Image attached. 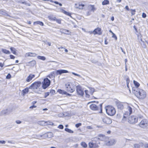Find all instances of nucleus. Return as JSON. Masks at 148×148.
<instances>
[{
  "instance_id": "bb28decb",
  "label": "nucleus",
  "mask_w": 148,
  "mask_h": 148,
  "mask_svg": "<svg viewBox=\"0 0 148 148\" xmlns=\"http://www.w3.org/2000/svg\"><path fill=\"white\" fill-rule=\"evenodd\" d=\"M12 53L14 55L17 54V53L16 51V49L14 47H11L10 48Z\"/></svg>"
},
{
  "instance_id": "37998d69",
  "label": "nucleus",
  "mask_w": 148,
  "mask_h": 148,
  "mask_svg": "<svg viewBox=\"0 0 148 148\" xmlns=\"http://www.w3.org/2000/svg\"><path fill=\"white\" fill-rule=\"evenodd\" d=\"M49 92L52 95H54L55 93V91L54 90L52 89L50 90Z\"/></svg>"
},
{
  "instance_id": "1a4fd4ad",
  "label": "nucleus",
  "mask_w": 148,
  "mask_h": 148,
  "mask_svg": "<svg viewBox=\"0 0 148 148\" xmlns=\"http://www.w3.org/2000/svg\"><path fill=\"white\" fill-rule=\"evenodd\" d=\"M66 90L67 92L72 93L75 91V88L72 85L69 84H67L66 85Z\"/></svg>"
},
{
  "instance_id": "680f3d73",
  "label": "nucleus",
  "mask_w": 148,
  "mask_h": 148,
  "mask_svg": "<svg viewBox=\"0 0 148 148\" xmlns=\"http://www.w3.org/2000/svg\"><path fill=\"white\" fill-rule=\"evenodd\" d=\"M37 103V101H34L32 102V104L33 105H34V104Z\"/></svg>"
},
{
  "instance_id": "8fccbe9b",
  "label": "nucleus",
  "mask_w": 148,
  "mask_h": 148,
  "mask_svg": "<svg viewBox=\"0 0 148 148\" xmlns=\"http://www.w3.org/2000/svg\"><path fill=\"white\" fill-rule=\"evenodd\" d=\"M36 107L37 106H35V105H33L32 106L29 107V108L32 109L33 108H36Z\"/></svg>"
},
{
  "instance_id": "473e14b6",
  "label": "nucleus",
  "mask_w": 148,
  "mask_h": 148,
  "mask_svg": "<svg viewBox=\"0 0 148 148\" xmlns=\"http://www.w3.org/2000/svg\"><path fill=\"white\" fill-rule=\"evenodd\" d=\"M65 130L66 131L69 133H73V131H72V130H71V129H70L68 128H65Z\"/></svg>"
},
{
  "instance_id": "a19ab883",
  "label": "nucleus",
  "mask_w": 148,
  "mask_h": 148,
  "mask_svg": "<svg viewBox=\"0 0 148 148\" xmlns=\"http://www.w3.org/2000/svg\"><path fill=\"white\" fill-rule=\"evenodd\" d=\"M49 92H45V95L44 97L45 98H46L47 96H48L49 95Z\"/></svg>"
},
{
  "instance_id": "f257e3e1",
  "label": "nucleus",
  "mask_w": 148,
  "mask_h": 148,
  "mask_svg": "<svg viewBox=\"0 0 148 148\" xmlns=\"http://www.w3.org/2000/svg\"><path fill=\"white\" fill-rule=\"evenodd\" d=\"M115 141L114 139L110 138L108 136L102 134V144L104 145L111 146L115 144Z\"/></svg>"
},
{
  "instance_id": "13d9d810",
  "label": "nucleus",
  "mask_w": 148,
  "mask_h": 148,
  "mask_svg": "<svg viewBox=\"0 0 148 148\" xmlns=\"http://www.w3.org/2000/svg\"><path fill=\"white\" fill-rule=\"evenodd\" d=\"M21 122L19 120H17L16 121V123L17 124H20L21 123Z\"/></svg>"
},
{
  "instance_id": "a211bd4d",
  "label": "nucleus",
  "mask_w": 148,
  "mask_h": 148,
  "mask_svg": "<svg viewBox=\"0 0 148 148\" xmlns=\"http://www.w3.org/2000/svg\"><path fill=\"white\" fill-rule=\"evenodd\" d=\"M35 75L34 74H30L26 78V82H30L35 77Z\"/></svg>"
},
{
  "instance_id": "f8f14e48",
  "label": "nucleus",
  "mask_w": 148,
  "mask_h": 148,
  "mask_svg": "<svg viewBox=\"0 0 148 148\" xmlns=\"http://www.w3.org/2000/svg\"><path fill=\"white\" fill-rule=\"evenodd\" d=\"M77 92L78 95L83 96L84 95V91L82 88L79 85L76 86Z\"/></svg>"
},
{
  "instance_id": "09e8293b",
  "label": "nucleus",
  "mask_w": 148,
  "mask_h": 148,
  "mask_svg": "<svg viewBox=\"0 0 148 148\" xmlns=\"http://www.w3.org/2000/svg\"><path fill=\"white\" fill-rule=\"evenodd\" d=\"M58 128H59L60 129H62L64 127L62 125H60L58 126Z\"/></svg>"
},
{
  "instance_id": "c756f323",
  "label": "nucleus",
  "mask_w": 148,
  "mask_h": 148,
  "mask_svg": "<svg viewBox=\"0 0 148 148\" xmlns=\"http://www.w3.org/2000/svg\"><path fill=\"white\" fill-rule=\"evenodd\" d=\"M63 12L64 14H65V15L69 16L71 17V14L69 12H68L65 10H63Z\"/></svg>"
},
{
  "instance_id": "49530a36",
  "label": "nucleus",
  "mask_w": 148,
  "mask_h": 148,
  "mask_svg": "<svg viewBox=\"0 0 148 148\" xmlns=\"http://www.w3.org/2000/svg\"><path fill=\"white\" fill-rule=\"evenodd\" d=\"M11 77V75L10 73H8L6 77V78L8 79H10Z\"/></svg>"
},
{
  "instance_id": "cd10ccee",
  "label": "nucleus",
  "mask_w": 148,
  "mask_h": 148,
  "mask_svg": "<svg viewBox=\"0 0 148 148\" xmlns=\"http://www.w3.org/2000/svg\"><path fill=\"white\" fill-rule=\"evenodd\" d=\"M2 51L3 53L6 54H9L10 53V52L9 50H7L6 49H2Z\"/></svg>"
},
{
  "instance_id": "ddd939ff",
  "label": "nucleus",
  "mask_w": 148,
  "mask_h": 148,
  "mask_svg": "<svg viewBox=\"0 0 148 148\" xmlns=\"http://www.w3.org/2000/svg\"><path fill=\"white\" fill-rule=\"evenodd\" d=\"M139 125L141 127L144 128L148 126V121L146 119H144L140 122Z\"/></svg>"
},
{
  "instance_id": "4c0bfd02",
  "label": "nucleus",
  "mask_w": 148,
  "mask_h": 148,
  "mask_svg": "<svg viewBox=\"0 0 148 148\" xmlns=\"http://www.w3.org/2000/svg\"><path fill=\"white\" fill-rule=\"evenodd\" d=\"M128 110L129 111V114L130 115L132 112V108L130 107H128Z\"/></svg>"
},
{
  "instance_id": "bf43d9fd",
  "label": "nucleus",
  "mask_w": 148,
  "mask_h": 148,
  "mask_svg": "<svg viewBox=\"0 0 148 148\" xmlns=\"http://www.w3.org/2000/svg\"><path fill=\"white\" fill-rule=\"evenodd\" d=\"M87 128L88 129H92V127L90 126H87Z\"/></svg>"
},
{
  "instance_id": "f3484780",
  "label": "nucleus",
  "mask_w": 148,
  "mask_h": 148,
  "mask_svg": "<svg viewBox=\"0 0 148 148\" xmlns=\"http://www.w3.org/2000/svg\"><path fill=\"white\" fill-rule=\"evenodd\" d=\"M116 105L117 106L118 109L120 110H123L124 108V106L123 103L119 101H117Z\"/></svg>"
},
{
  "instance_id": "864d4df0",
  "label": "nucleus",
  "mask_w": 148,
  "mask_h": 148,
  "mask_svg": "<svg viewBox=\"0 0 148 148\" xmlns=\"http://www.w3.org/2000/svg\"><path fill=\"white\" fill-rule=\"evenodd\" d=\"M125 79L126 80V81H128V80H130V79H129V77L127 76H125Z\"/></svg>"
},
{
  "instance_id": "0e129e2a",
  "label": "nucleus",
  "mask_w": 148,
  "mask_h": 148,
  "mask_svg": "<svg viewBox=\"0 0 148 148\" xmlns=\"http://www.w3.org/2000/svg\"><path fill=\"white\" fill-rule=\"evenodd\" d=\"M121 50L122 51V52H123V53H124V54H125V51H123L122 48L121 47Z\"/></svg>"
},
{
  "instance_id": "2eb2a0df",
  "label": "nucleus",
  "mask_w": 148,
  "mask_h": 148,
  "mask_svg": "<svg viewBox=\"0 0 148 148\" xmlns=\"http://www.w3.org/2000/svg\"><path fill=\"white\" fill-rule=\"evenodd\" d=\"M101 29L100 28L97 27L93 31L90 32V34H93L94 35L98 34L100 35L101 34Z\"/></svg>"
},
{
  "instance_id": "58836bf2",
  "label": "nucleus",
  "mask_w": 148,
  "mask_h": 148,
  "mask_svg": "<svg viewBox=\"0 0 148 148\" xmlns=\"http://www.w3.org/2000/svg\"><path fill=\"white\" fill-rule=\"evenodd\" d=\"M130 10L131 12V13L132 15H134L135 14V12H136L135 10L131 9Z\"/></svg>"
},
{
  "instance_id": "dca6fc26",
  "label": "nucleus",
  "mask_w": 148,
  "mask_h": 148,
  "mask_svg": "<svg viewBox=\"0 0 148 148\" xmlns=\"http://www.w3.org/2000/svg\"><path fill=\"white\" fill-rule=\"evenodd\" d=\"M88 146L89 148H97L99 147L97 144L93 142H89L88 143Z\"/></svg>"
},
{
  "instance_id": "2f4dec72",
  "label": "nucleus",
  "mask_w": 148,
  "mask_h": 148,
  "mask_svg": "<svg viewBox=\"0 0 148 148\" xmlns=\"http://www.w3.org/2000/svg\"><path fill=\"white\" fill-rule=\"evenodd\" d=\"M133 82H134V84L135 85V86H136V87L137 88H138V87H139V86H140L138 82H136L135 80H134Z\"/></svg>"
},
{
  "instance_id": "5701e85b",
  "label": "nucleus",
  "mask_w": 148,
  "mask_h": 148,
  "mask_svg": "<svg viewBox=\"0 0 148 148\" xmlns=\"http://www.w3.org/2000/svg\"><path fill=\"white\" fill-rule=\"evenodd\" d=\"M38 24L39 25L41 26H43L44 25L43 23L41 21H37L34 22L33 23V25H36Z\"/></svg>"
},
{
  "instance_id": "c9c22d12",
  "label": "nucleus",
  "mask_w": 148,
  "mask_h": 148,
  "mask_svg": "<svg viewBox=\"0 0 148 148\" xmlns=\"http://www.w3.org/2000/svg\"><path fill=\"white\" fill-rule=\"evenodd\" d=\"M140 40L142 42V43L141 44L142 47L143 48H145L146 47V44L142 40V39H141Z\"/></svg>"
},
{
  "instance_id": "b1692460",
  "label": "nucleus",
  "mask_w": 148,
  "mask_h": 148,
  "mask_svg": "<svg viewBox=\"0 0 148 148\" xmlns=\"http://www.w3.org/2000/svg\"><path fill=\"white\" fill-rule=\"evenodd\" d=\"M57 92L59 94L62 95H66L67 93L66 92L61 89H58L57 90Z\"/></svg>"
},
{
  "instance_id": "7ed1b4c3",
  "label": "nucleus",
  "mask_w": 148,
  "mask_h": 148,
  "mask_svg": "<svg viewBox=\"0 0 148 148\" xmlns=\"http://www.w3.org/2000/svg\"><path fill=\"white\" fill-rule=\"evenodd\" d=\"M106 112L108 114L111 116L114 115L116 111L114 108L111 106L108 105L105 107Z\"/></svg>"
},
{
  "instance_id": "412c9836",
  "label": "nucleus",
  "mask_w": 148,
  "mask_h": 148,
  "mask_svg": "<svg viewBox=\"0 0 148 148\" xmlns=\"http://www.w3.org/2000/svg\"><path fill=\"white\" fill-rule=\"evenodd\" d=\"M85 92L86 94V97L89 98L90 95H92L93 92H92L90 90H85Z\"/></svg>"
},
{
  "instance_id": "6e6552de",
  "label": "nucleus",
  "mask_w": 148,
  "mask_h": 148,
  "mask_svg": "<svg viewBox=\"0 0 148 148\" xmlns=\"http://www.w3.org/2000/svg\"><path fill=\"white\" fill-rule=\"evenodd\" d=\"M128 122L131 124H134L138 122V119L137 118L134 116H130L128 119Z\"/></svg>"
},
{
  "instance_id": "4d7b16f0",
  "label": "nucleus",
  "mask_w": 148,
  "mask_h": 148,
  "mask_svg": "<svg viewBox=\"0 0 148 148\" xmlns=\"http://www.w3.org/2000/svg\"><path fill=\"white\" fill-rule=\"evenodd\" d=\"M5 141L4 140L0 141V144H5Z\"/></svg>"
},
{
  "instance_id": "69168bd1",
  "label": "nucleus",
  "mask_w": 148,
  "mask_h": 148,
  "mask_svg": "<svg viewBox=\"0 0 148 148\" xmlns=\"http://www.w3.org/2000/svg\"><path fill=\"white\" fill-rule=\"evenodd\" d=\"M47 45L49 46H50L51 45V43L50 42H47Z\"/></svg>"
},
{
  "instance_id": "5fc2aeb1",
  "label": "nucleus",
  "mask_w": 148,
  "mask_h": 148,
  "mask_svg": "<svg viewBox=\"0 0 148 148\" xmlns=\"http://www.w3.org/2000/svg\"><path fill=\"white\" fill-rule=\"evenodd\" d=\"M20 3L22 4H25V5L27 4V3L25 1H21Z\"/></svg>"
},
{
  "instance_id": "338daca9",
  "label": "nucleus",
  "mask_w": 148,
  "mask_h": 148,
  "mask_svg": "<svg viewBox=\"0 0 148 148\" xmlns=\"http://www.w3.org/2000/svg\"><path fill=\"white\" fill-rule=\"evenodd\" d=\"M127 64H126L125 65V71H127Z\"/></svg>"
},
{
  "instance_id": "c03bdc74",
  "label": "nucleus",
  "mask_w": 148,
  "mask_h": 148,
  "mask_svg": "<svg viewBox=\"0 0 148 148\" xmlns=\"http://www.w3.org/2000/svg\"><path fill=\"white\" fill-rule=\"evenodd\" d=\"M112 35V37L113 38H114L116 40L117 39V38L116 35L114 33H113Z\"/></svg>"
},
{
  "instance_id": "052dcab7",
  "label": "nucleus",
  "mask_w": 148,
  "mask_h": 148,
  "mask_svg": "<svg viewBox=\"0 0 148 148\" xmlns=\"http://www.w3.org/2000/svg\"><path fill=\"white\" fill-rule=\"evenodd\" d=\"M125 9H126L127 10H128V11L129 10H130L129 8L128 7V6L127 5H126L125 7Z\"/></svg>"
},
{
  "instance_id": "c85d7f7f",
  "label": "nucleus",
  "mask_w": 148,
  "mask_h": 148,
  "mask_svg": "<svg viewBox=\"0 0 148 148\" xmlns=\"http://www.w3.org/2000/svg\"><path fill=\"white\" fill-rule=\"evenodd\" d=\"M109 4V1L108 0H104L102 1V5H105Z\"/></svg>"
},
{
  "instance_id": "72a5a7b5",
  "label": "nucleus",
  "mask_w": 148,
  "mask_h": 148,
  "mask_svg": "<svg viewBox=\"0 0 148 148\" xmlns=\"http://www.w3.org/2000/svg\"><path fill=\"white\" fill-rule=\"evenodd\" d=\"M139 90V89L137 88H132V90L133 91V92L134 94L135 95V92L136 91H138V90Z\"/></svg>"
},
{
  "instance_id": "ea45409f",
  "label": "nucleus",
  "mask_w": 148,
  "mask_h": 148,
  "mask_svg": "<svg viewBox=\"0 0 148 148\" xmlns=\"http://www.w3.org/2000/svg\"><path fill=\"white\" fill-rule=\"evenodd\" d=\"M140 146H141V145H140V144H135L134 145L135 148H140Z\"/></svg>"
},
{
  "instance_id": "4468645a",
  "label": "nucleus",
  "mask_w": 148,
  "mask_h": 148,
  "mask_svg": "<svg viewBox=\"0 0 148 148\" xmlns=\"http://www.w3.org/2000/svg\"><path fill=\"white\" fill-rule=\"evenodd\" d=\"M88 9L89 10V12L87 13V15H89L90 14V12H94L96 9L94 5H90L88 6Z\"/></svg>"
},
{
  "instance_id": "de8ad7c7",
  "label": "nucleus",
  "mask_w": 148,
  "mask_h": 148,
  "mask_svg": "<svg viewBox=\"0 0 148 148\" xmlns=\"http://www.w3.org/2000/svg\"><path fill=\"white\" fill-rule=\"evenodd\" d=\"M10 57L11 59H14L15 58V56L12 55H10Z\"/></svg>"
},
{
  "instance_id": "39448f33",
  "label": "nucleus",
  "mask_w": 148,
  "mask_h": 148,
  "mask_svg": "<svg viewBox=\"0 0 148 148\" xmlns=\"http://www.w3.org/2000/svg\"><path fill=\"white\" fill-rule=\"evenodd\" d=\"M95 103H93L91 104L90 106V108L93 110H96L98 109V108H100V113H102V103L99 104L98 102L97 101L95 102Z\"/></svg>"
},
{
  "instance_id": "79ce46f5",
  "label": "nucleus",
  "mask_w": 148,
  "mask_h": 148,
  "mask_svg": "<svg viewBox=\"0 0 148 148\" xmlns=\"http://www.w3.org/2000/svg\"><path fill=\"white\" fill-rule=\"evenodd\" d=\"M55 21H56L57 23L59 24H61V19H57L56 18V20Z\"/></svg>"
},
{
  "instance_id": "e2e57ef3",
  "label": "nucleus",
  "mask_w": 148,
  "mask_h": 148,
  "mask_svg": "<svg viewBox=\"0 0 148 148\" xmlns=\"http://www.w3.org/2000/svg\"><path fill=\"white\" fill-rule=\"evenodd\" d=\"M73 75H75V76H79V75L76 73H73Z\"/></svg>"
},
{
  "instance_id": "6e6d98bb",
  "label": "nucleus",
  "mask_w": 148,
  "mask_h": 148,
  "mask_svg": "<svg viewBox=\"0 0 148 148\" xmlns=\"http://www.w3.org/2000/svg\"><path fill=\"white\" fill-rule=\"evenodd\" d=\"M4 63H2L1 62H0V67L2 68L4 66Z\"/></svg>"
},
{
  "instance_id": "4be33fe9",
  "label": "nucleus",
  "mask_w": 148,
  "mask_h": 148,
  "mask_svg": "<svg viewBox=\"0 0 148 148\" xmlns=\"http://www.w3.org/2000/svg\"><path fill=\"white\" fill-rule=\"evenodd\" d=\"M60 31L62 33L66 34H68L69 32V30L64 29H61Z\"/></svg>"
},
{
  "instance_id": "6ab92c4d",
  "label": "nucleus",
  "mask_w": 148,
  "mask_h": 148,
  "mask_svg": "<svg viewBox=\"0 0 148 148\" xmlns=\"http://www.w3.org/2000/svg\"><path fill=\"white\" fill-rule=\"evenodd\" d=\"M36 64V62L35 60H33L28 62L27 66L30 67H33L35 66Z\"/></svg>"
},
{
  "instance_id": "393cba45",
  "label": "nucleus",
  "mask_w": 148,
  "mask_h": 148,
  "mask_svg": "<svg viewBox=\"0 0 148 148\" xmlns=\"http://www.w3.org/2000/svg\"><path fill=\"white\" fill-rule=\"evenodd\" d=\"M49 19L51 21H55L56 20V17L53 15H50L48 16Z\"/></svg>"
},
{
  "instance_id": "e433bc0d",
  "label": "nucleus",
  "mask_w": 148,
  "mask_h": 148,
  "mask_svg": "<svg viewBox=\"0 0 148 148\" xmlns=\"http://www.w3.org/2000/svg\"><path fill=\"white\" fill-rule=\"evenodd\" d=\"M140 145H141V146L142 147L143 146L145 148H148V144L145 143L144 144L143 143H140Z\"/></svg>"
},
{
  "instance_id": "20e7f679",
  "label": "nucleus",
  "mask_w": 148,
  "mask_h": 148,
  "mask_svg": "<svg viewBox=\"0 0 148 148\" xmlns=\"http://www.w3.org/2000/svg\"><path fill=\"white\" fill-rule=\"evenodd\" d=\"M135 95L140 99H143L146 97V92L143 90L139 89L138 91H136Z\"/></svg>"
},
{
  "instance_id": "774afa93",
  "label": "nucleus",
  "mask_w": 148,
  "mask_h": 148,
  "mask_svg": "<svg viewBox=\"0 0 148 148\" xmlns=\"http://www.w3.org/2000/svg\"><path fill=\"white\" fill-rule=\"evenodd\" d=\"M111 19L112 21H113L114 20V17L113 16L112 17Z\"/></svg>"
},
{
  "instance_id": "9b49d317",
  "label": "nucleus",
  "mask_w": 148,
  "mask_h": 148,
  "mask_svg": "<svg viewBox=\"0 0 148 148\" xmlns=\"http://www.w3.org/2000/svg\"><path fill=\"white\" fill-rule=\"evenodd\" d=\"M102 116H103V114ZM102 121L104 123L108 124H110L112 123L111 119L106 116L105 114L103 115V117L102 118Z\"/></svg>"
},
{
  "instance_id": "603ef678",
  "label": "nucleus",
  "mask_w": 148,
  "mask_h": 148,
  "mask_svg": "<svg viewBox=\"0 0 148 148\" xmlns=\"http://www.w3.org/2000/svg\"><path fill=\"white\" fill-rule=\"evenodd\" d=\"M127 114H124L123 115V120L124 119H125V118H127Z\"/></svg>"
},
{
  "instance_id": "f704fd0d",
  "label": "nucleus",
  "mask_w": 148,
  "mask_h": 148,
  "mask_svg": "<svg viewBox=\"0 0 148 148\" xmlns=\"http://www.w3.org/2000/svg\"><path fill=\"white\" fill-rule=\"evenodd\" d=\"M37 58L41 60H45L46 58L44 56H38L37 57Z\"/></svg>"
},
{
  "instance_id": "f03ea898",
  "label": "nucleus",
  "mask_w": 148,
  "mask_h": 148,
  "mask_svg": "<svg viewBox=\"0 0 148 148\" xmlns=\"http://www.w3.org/2000/svg\"><path fill=\"white\" fill-rule=\"evenodd\" d=\"M68 71L65 70H57L56 71H53L51 72L47 77L50 79L54 78L55 77V74L57 75H61L63 73H68Z\"/></svg>"
},
{
  "instance_id": "9d476101",
  "label": "nucleus",
  "mask_w": 148,
  "mask_h": 148,
  "mask_svg": "<svg viewBox=\"0 0 148 148\" xmlns=\"http://www.w3.org/2000/svg\"><path fill=\"white\" fill-rule=\"evenodd\" d=\"M85 4L82 2H79L76 3L75 5V7L76 8L82 10L84 7Z\"/></svg>"
},
{
  "instance_id": "0eeeda50",
  "label": "nucleus",
  "mask_w": 148,
  "mask_h": 148,
  "mask_svg": "<svg viewBox=\"0 0 148 148\" xmlns=\"http://www.w3.org/2000/svg\"><path fill=\"white\" fill-rule=\"evenodd\" d=\"M41 84V83L40 81L35 82L29 86V88L31 89H37L40 86Z\"/></svg>"
},
{
  "instance_id": "7c9ffc66",
  "label": "nucleus",
  "mask_w": 148,
  "mask_h": 148,
  "mask_svg": "<svg viewBox=\"0 0 148 148\" xmlns=\"http://www.w3.org/2000/svg\"><path fill=\"white\" fill-rule=\"evenodd\" d=\"M81 146L84 148H86L87 147V145L84 142H82L81 143Z\"/></svg>"
},
{
  "instance_id": "a18cd8bd",
  "label": "nucleus",
  "mask_w": 148,
  "mask_h": 148,
  "mask_svg": "<svg viewBox=\"0 0 148 148\" xmlns=\"http://www.w3.org/2000/svg\"><path fill=\"white\" fill-rule=\"evenodd\" d=\"M82 125V123H79L76 124L75 125V127L77 128H78L79 126Z\"/></svg>"
},
{
  "instance_id": "a878e982",
  "label": "nucleus",
  "mask_w": 148,
  "mask_h": 148,
  "mask_svg": "<svg viewBox=\"0 0 148 148\" xmlns=\"http://www.w3.org/2000/svg\"><path fill=\"white\" fill-rule=\"evenodd\" d=\"M29 88L26 87L22 90L23 94L25 95L26 93H28L29 91Z\"/></svg>"
},
{
  "instance_id": "423d86ee",
  "label": "nucleus",
  "mask_w": 148,
  "mask_h": 148,
  "mask_svg": "<svg viewBox=\"0 0 148 148\" xmlns=\"http://www.w3.org/2000/svg\"><path fill=\"white\" fill-rule=\"evenodd\" d=\"M50 84L51 81L50 80L47 78H45L42 82V88L44 89H46L50 86Z\"/></svg>"
},
{
  "instance_id": "aec40b11",
  "label": "nucleus",
  "mask_w": 148,
  "mask_h": 148,
  "mask_svg": "<svg viewBox=\"0 0 148 148\" xmlns=\"http://www.w3.org/2000/svg\"><path fill=\"white\" fill-rule=\"evenodd\" d=\"M36 55L37 54L35 53L28 52L25 53V56L26 57H35L36 56Z\"/></svg>"
},
{
  "instance_id": "3c124183",
  "label": "nucleus",
  "mask_w": 148,
  "mask_h": 148,
  "mask_svg": "<svg viewBox=\"0 0 148 148\" xmlns=\"http://www.w3.org/2000/svg\"><path fill=\"white\" fill-rule=\"evenodd\" d=\"M147 16L146 14L144 13H143L142 14V16L143 18H145Z\"/></svg>"
}]
</instances>
